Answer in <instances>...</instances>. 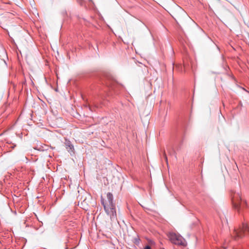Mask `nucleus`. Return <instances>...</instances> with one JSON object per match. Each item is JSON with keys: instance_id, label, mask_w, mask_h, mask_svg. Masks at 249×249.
Wrapping results in <instances>:
<instances>
[{"instance_id": "1a4fd4ad", "label": "nucleus", "mask_w": 249, "mask_h": 249, "mask_svg": "<svg viewBox=\"0 0 249 249\" xmlns=\"http://www.w3.org/2000/svg\"><path fill=\"white\" fill-rule=\"evenodd\" d=\"M77 2L81 5H83V0H77Z\"/></svg>"}, {"instance_id": "9d476101", "label": "nucleus", "mask_w": 249, "mask_h": 249, "mask_svg": "<svg viewBox=\"0 0 249 249\" xmlns=\"http://www.w3.org/2000/svg\"><path fill=\"white\" fill-rule=\"evenodd\" d=\"M163 156H164V158L166 162L167 163L168 162L167 157L165 153H164Z\"/></svg>"}, {"instance_id": "423d86ee", "label": "nucleus", "mask_w": 249, "mask_h": 249, "mask_svg": "<svg viewBox=\"0 0 249 249\" xmlns=\"http://www.w3.org/2000/svg\"><path fill=\"white\" fill-rule=\"evenodd\" d=\"M65 147L68 152L71 154L73 155L74 154V148L73 145L71 143V142L68 139H65Z\"/></svg>"}, {"instance_id": "f8f14e48", "label": "nucleus", "mask_w": 249, "mask_h": 249, "mask_svg": "<svg viewBox=\"0 0 249 249\" xmlns=\"http://www.w3.org/2000/svg\"><path fill=\"white\" fill-rule=\"evenodd\" d=\"M16 146V145L14 143H12V145L11 146V147L13 149H14Z\"/></svg>"}, {"instance_id": "f03ea898", "label": "nucleus", "mask_w": 249, "mask_h": 249, "mask_svg": "<svg viewBox=\"0 0 249 249\" xmlns=\"http://www.w3.org/2000/svg\"><path fill=\"white\" fill-rule=\"evenodd\" d=\"M107 197L108 202V207L111 209V220H115L117 219V213L115 203L113 202V196L111 193L108 192L107 195Z\"/></svg>"}, {"instance_id": "ddd939ff", "label": "nucleus", "mask_w": 249, "mask_h": 249, "mask_svg": "<svg viewBox=\"0 0 249 249\" xmlns=\"http://www.w3.org/2000/svg\"><path fill=\"white\" fill-rule=\"evenodd\" d=\"M62 14L63 15H66L67 14V11L66 10H64L62 12Z\"/></svg>"}, {"instance_id": "9b49d317", "label": "nucleus", "mask_w": 249, "mask_h": 249, "mask_svg": "<svg viewBox=\"0 0 249 249\" xmlns=\"http://www.w3.org/2000/svg\"><path fill=\"white\" fill-rule=\"evenodd\" d=\"M143 249H151V248L150 246L149 245H146Z\"/></svg>"}, {"instance_id": "f257e3e1", "label": "nucleus", "mask_w": 249, "mask_h": 249, "mask_svg": "<svg viewBox=\"0 0 249 249\" xmlns=\"http://www.w3.org/2000/svg\"><path fill=\"white\" fill-rule=\"evenodd\" d=\"M231 201L233 207L239 213L240 211L247 205L245 200H242L239 193H234L231 194Z\"/></svg>"}, {"instance_id": "4468645a", "label": "nucleus", "mask_w": 249, "mask_h": 249, "mask_svg": "<svg viewBox=\"0 0 249 249\" xmlns=\"http://www.w3.org/2000/svg\"><path fill=\"white\" fill-rule=\"evenodd\" d=\"M101 203H104L105 202L104 199L102 197L101 198Z\"/></svg>"}, {"instance_id": "20e7f679", "label": "nucleus", "mask_w": 249, "mask_h": 249, "mask_svg": "<svg viewBox=\"0 0 249 249\" xmlns=\"http://www.w3.org/2000/svg\"><path fill=\"white\" fill-rule=\"evenodd\" d=\"M245 231L249 232V225L246 223H243L242 227L239 229L234 230L233 237L235 240L242 238L244 236V232Z\"/></svg>"}, {"instance_id": "39448f33", "label": "nucleus", "mask_w": 249, "mask_h": 249, "mask_svg": "<svg viewBox=\"0 0 249 249\" xmlns=\"http://www.w3.org/2000/svg\"><path fill=\"white\" fill-rule=\"evenodd\" d=\"M105 84L108 87H110L112 89L115 90L117 86L115 79L110 76H107V79L105 81Z\"/></svg>"}, {"instance_id": "7ed1b4c3", "label": "nucleus", "mask_w": 249, "mask_h": 249, "mask_svg": "<svg viewBox=\"0 0 249 249\" xmlns=\"http://www.w3.org/2000/svg\"><path fill=\"white\" fill-rule=\"evenodd\" d=\"M169 238L171 242L176 245L185 246L186 242L185 239L180 235L175 233H170Z\"/></svg>"}, {"instance_id": "0eeeda50", "label": "nucleus", "mask_w": 249, "mask_h": 249, "mask_svg": "<svg viewBox=\"0 0 249 249\" xmlns=\"http://www.w3.org/2000/svg\"><path fill=\"white\" fill-rule=\"evenodd\" d=\"M102 204L103 205V206L104 207V210H105L106 213H107V215L110 216V218H111V209H109V207H108V206H107L106 205L105 202L104 203H102Z\"/></svg>"}, {"instance_id": "6e6552de", "label": "nucleus", "mask_w": 249, "mask_h": 249, "mask_svg": "<svg viewBox=\"0 0 249 249\" xmlns=\"http://www.w3.org/2000/svg\"><path fill=\"white\" fill-rule=\"evenodd\" d=\"M140 239L139 238L137 237V238H135L134 239V243L136 245H138L139 244H140Z\"/></svg>"}, {"instance_id": "2eb2a0df", "label": "nucleus", "mask_w": 249, "mask_h": 249, "mask_svg": "<svg viewBox=\"0 0 249 249\" xmlns=\"http://www.w3.org/2000/svg\"><path fill=\"white\" fill-rule=\"evenodd\" d=\"M239 105H241V106L242 105V103L241 102L239 103Z\"/></svg>"}]
</instances>
